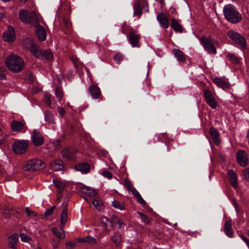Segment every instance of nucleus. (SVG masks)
<instances>
[{"mask_svg":"<svg viewBox=\"0 0 249 249\" xmlns=\"http://www.w3.org/2000/svg\"><path fill=\"white\" fill-rule=\"evenodd\" d=\"M66 246L70 249H73L76 246V243L73 242H67L66 243Z\"/></svg>","mask_w":249,"mask_h":249,"instance_id":"nucleus-53","label":"nucleus"},{"mask_svg":"<svg viewBox=\"0 0 249 249\" xmlns=\"http://www.w3.org/2000/svg\"><path fill=\"white\" fill-rule=\"evenodd\" d=\"M161 135L162 136H163V137H164L165 138H167V134L166 133H162L161 134Z\"/></svg>","mask_w":249,"mask_h":249,"instance_id":"nucleus-61","label":"nucleus"},{"mask_svg":"<svg viewBox=\"0 0 249 249\" xmlns=\"http://www.w3.org/2000/svg\"><path fill=\"white\" fill-rule=\"evenodd\" d=\"M36 35L38 40L40 42L44 41L46 39V32L42 26L38 25L36 27Z\"/></svg>","mask_w":249,"mask_h":249,"instance_id":"nucleus-15","label":"nucleus"},{"mask_svg":"<svg viewBox=\"0 0 249 249\" xmlns=\"http://www.w3.org/2000/svg\"><path fill=\"white\" fill-rule=\"evenodd\" d=\"M138 213L139 214L142 222L145 224V225H148L150 223V219L145 214L141 213V212H138Z\"/></svg>","mask_w":249,"mask_h":249,"instance_id":"nucleus-38","label":"nucleus"},{"mask_svg":"<svg viewBox=\"0 0 249 249\" xmlns=\"http://www.w3.org/2000/svg\"><path fill=\"white\" fill-rule=\"evenodd\" d=\"M92 204L98 210H102L103 208V203L99 199H95Z\"/></svg>","mask_w":249,"mask_h":249,"instance_id":"nucleus-42","label":"nucleus"},{"mask_svg":"<svg viewBox=\"0 0 249 249\" xmlns=\"http://www.w3.org/2000/svg\"><path fill=\"white\" fill-rule=\"evenodd\" d=\"M15 211L12 209H10L7 206H5L3 209V215L6 218H9L12 214L14 213Z\"/></svg>","mask_w":249,"mask_h":249,"instance_id":"nucleus-32","label":"nucleus"},{"mask_svg":"<svg viewBox=\"0 0 249 249\" xmlns=\"http://www.w3.org/2000/svg\"><path fill=\"white\" fill-rule=\"evenodd\" d=\"M134 15L139 16L140 17L142 14V10L141 4L139 1L135 2L134 4Z\"/></svg>","mask_w":249,"mask_h":249,"instance_id":"nucleus-29","label":"nucleus"},{"mask_svg":"<svg viewBox=\"0 0 249 249\" xmlns=\"http://www.w3.org/2000/svg\"><path fill=\"white\" fill-rule=\"evenodd\" d=\"M12 129L15 131H20L23 129L24 124L22 122L14 121L12 123Z\"/></svg>","mask_w":249,"mask_h":249,"instance_id":"nucleus-28","label":"nucleus"},{"mask_svg":"<svg viewBox=\"0 0 249 249\" xmlns=\"http://www.w3.org/2000/svg\"><path fill=\"white\" fill-rule=\"evenodd\" d=\"M111 220L113 223H117L119 225V227H121V226L124 224V222L122 220L120 219L118 217L115 215L112 216Z\"/></svg>","mask_w":249,"mask_h":249,"instance_id":"nucleus-43","label":"nucleus"},{"mask_svg":"<svg viewBox=\"0 0 249 249\" xmlns=\"http://www.w3.org/2000/svg\"><path fill=\"white\" fill-rule=\"evenodd\" d=\"M71 59L72 61L73 62V63H74L75 67V68H78V64L77 63V58L71 57Z\"/></svg>","mask_w":249,"mask_h":249,"instance_id":"nucleus-55","label":"nucleus"},{"mask_svg":"<svg viewBox=\"0 0 249 249\" xmlns=\"http://www.w3.org/2000/svg\"><path fill=\"white\" fill-rule=\"evenodd\" d=\"M35 14L34 12H29L27 11L21 9L19 10L18 15L19 19L23 22L29 23L31 21V18Z\"/></svg>","mask_w":249,"mask_h":249,"instance_id":"nucleus-13","label":"nucleus"},{"mask_svg":"<svg viewBox=\"0 0 249 249\" xmlns=\"http://www.w3.org/2000/svg\"><path fill=\"white\" fill-rule=\"evenodd\" d=\"M246 141L249 144V130L247 131V133L246 137Z\"/></svg>","mask_w":249,"mask_h":249,"instance_id":"nucleus-59","label":"nucleus"},{"mask_svg":"<svg viewBox=\"0 0 249 249\" xmlns=\"http://www.w3.org/2000/svg\"><path fill=\"white\" fill-rule=\"evenodd\" d=\"M55 95L57 98L59 103L62 105L65 103V101L62 99L63 93L62 90L59 88H56L55 89Z\"/></svg>","mask_w":249,"mask_h":249,"instance_id":"nucleus-31","label":"nucleus"},{"mask_svg":"<svg viewBox=\"0 0 249 249\" xmlns=\"http://www.w3.org/2000/svg\"><path fill=\"white\" fill-rule=\"evenodd\" d=\"M236 157L238 162L242 166H246L248 162L247 154L243 150H240L236 153Z\"/></svg>","mask_w":249,"mask_h":249,"instance_id":"nucleus-12","label":"nucleus"},{"mask_svg":"<svg viewBox=\"0 0 249 249\" xmlns=\"http://www.w3.org/2000/svg\"><path fill=\"white\" fill-rule=\"evenodd\" d=\"M57 111L61 117H63L65 114V110L62 107H59L57 108Z\"/></svg>","mask_w":249,"mask_h":249,"instance_id":"nucleus-50","label":"nucleus"},{"mask_svg":"<svg viewBox=\"0 0 249 249\" xmlns=\"http://www.w3.org/2000/svg\"><path fill=\"white\" fill-rule=\"evenodd\" d=\"M132 194H133L134 196L136 197V198L137 199V201L140 204H141L142 205L146 204V202L144 200L140 194L136 190H133Z\"/></svg>","mask_w":249,"mask_h":249,"instance_id":"nucleus-35","label":"nucleus"},{"mask_svg":"<svg viewBox=\"0 0 249 249\" xmlns=\"http://www.w3.org/2000/svg\"><path fill=\"white\" fill-rule=\"evenodd\" d=\"M68 219V210L65 208L62 210L61 214V225L64 226L65 224L67 222Z\"/></svg>","mask_w":249,"mask_h":249,"instance_id":"nucleus-33","label":"nucleus"},{"mask_svg":"<svg viewBox=\"0 0 249 249\" xmlns=\"http://www.w3.org/2000/svg\"><path fill=\"white\" fill-rule=\"evenodd\" d=\"M204 50L209 53L215 54L216 53V49L214 47V42H216L211 36H202L199 38Z\"/></svg>","mask_w":249,"mask_h":249,"instance_id":"nucleus-3","label":"nucleus"},{"mask_svg":"<svg viewBox=\"0 0 249 249\" xmlns=\"http://www.w3.org/2000/svg\"><path fill=\"white\" fill-rule=\"evenodd\" d=\"M112 205L114 208L120 210H124L125 209V207L124 204L116 200L115 199H114L113 201H112Z\"/></svg>","mask_w":249,"mask_h":249,"instance_id":"nucleus-37","label":"nucleus"},{"mask_svg":"<svg viewBox=\"0 0 249 249\" xmlns=\"http://www.w3.org/2000/svg\"><path fill=\"white\" fill-rule=\"evenodd\" d=\"M51 168L55 171L62 170L64 168L63 162L59 160H54L51 164Z\"/></svg>","mask_w":249,"mask_h":249,"instance_id":"nucleus-23","label":"nucleus"},{"mask_svg":"<svg viewBox=\"0 0 249 249\" xmlns=\"http://www.w3.org/2000/svg\"><path fill=\"white\" fill-rule=\"evenodd\" d=\"M227 59L234 64H237L239 61L238 58L233 53H229L227 55Z\"/></svg>","mask_w":249,"mask_h":249,"instance_id":"nucleus-36","label":"nucleus"},{"mask_svg":"<svg viewBox=\"0 0 249 249\" xmlns=\"http://www.w3.org/2000/svg\"><path fill=\"white\" fill-rule=\"evenodd\" d=\"M101 221L103 223H104L106 226L107 225V222L108 221V219L107 217L103 216L101 217Z\"/></svg>","mask_w":249,"mask_h":249,"instance_id":"nucleus-56","label":"nucleus"},{"mask_svg":"<svg viewBox=\"0 0 249 249\" xmlns=\"http://www.w3.org/2000/svg\"><path fill=\"white\" fill-rule=\"evenodd\" d=\"M171 26L172 29L177 32H182L183 28L178 20L175 18L171 20Z\"/></svg>","mask_w":249,"mask_h":249,"instance_id":"nucleus-26","label":"nucleus"},{"mask_svg":"<svg viewBox=\"0 0 249 249\" xmlns=\"http://www.w3.org/2000/svg\"><path fill=\"white\" fill-rule=\"evenodd\" d=\"M127 37L132 47H140L139 41L141 36L140 34H136L134 29L131 30Z\"/></svg>","mask_w":249,"mask_h":249,"instance_id":"nucleus-10","label":"nucleus"},{"mask_svg":"<svg viewBox=\"0 0 249 249\" xmlns=\"http://www.w3.org/2000/svg\"><path fill=\"white\" fill-rule=\"evenodd\" d=\"M228 175L230 177L231 185L234 187H237V177L234 172L232 170H229L228 171Z\"/></svg>","mask_w":249,"mask_h":249,"instance_id":"nucleus-27","label":"nucleus"},{"mask_svg":"<svg viewBox=\"0 0 249 249\" xmlns=\"http://www.w3.org/2000/svg\"><path fill=\"white\" fill-rule=\"evenodd\" d=\"M228 36L232 41L238 44L241 48L245 49L246 48L245 39L239 33L231 30L228 32Z\"/></svg>","mask_w":249,"mask_h":249,"instance_id":"nucleus-7","label":"nucleus"},{"mask_svg":"<svg viewBox=\"0 0 249 249\" xmlns=\"http://www.w3.org/2000/svg\"><path fill=\"white\" fill-rule=\"evenodd\" d=\"M45 120L48 124H55L54 115L52 111L47 110L45 112Z\"/></svg>","mask_w":249,"mask_h":249,"instance_id":"nucleus-24","label":"nucleus"},{"mask_svg":"<svg viewBox=\"0 0 249 249\" xmlns=\"http://www.w3.org/2000/svg\"><path fill=\"white\" fill-rule=\"evenodd\" d=\"M210 134L214 142L216 145L219 144L220 142V140L219 139V133L218 131L214 128H211L210 129Z\"/></svg>","mask_w":249,"mask_h":249,"instance_id":"nucleus-21","label":"nucleus"},{"mask_svg":"<svg viewBox=\"0 0 249 249\" xmlns=\"http://www.w3.org/2000/svg\"><path fill=\"white\" fill-rule=\"evenodd\" d=\"M6 76V70L4 67H0V79L4 80Z\"/></svg>","mask_w":249,"mask_h":249,"instance_id":"nucleus-44","label":"nucleus"},{"mask_svg":"<svg viewBox=\"0 0 249 249\" xmlns=\"http://www.w3.org/2000/svg\"><path fill=\"white\" fill-rule=\"evenodd\" d=\"M82 192L84 194L90 196H95L96 195V191L89 186L84 187L82 188Z\"/></svg>","mask_w":249,"mask_h":249,"instance_id":"nucleus-34","label":"nucleus"},{"mask_svg":"<svg viewBox=\"0 0 249 249\" xmlns=\"http://www.w3.org/2000/svg\"><path fill=\"white\" fill-rule=\"evenodd\" d=\"M20 236L21 240L22 241L27 242L30 240V237L28 235H27L26 233H20Z\"/></svg>","mask_w":249,"mask_h":249,"instance_id":"nucleus-47","label":"nucleus"},{"mask_svg":"<svg viewBox=\"0 0 249 249\" xmlns=\"http://www.w3.org/2000/svg\"><path fill=\"white\" fill-rule=\"evenodd\" d=\"M247 174L246 175L247 180L249 181V169H248L246 171Z\"/></svg>","mask_w":249,"mask_h":249,"instance_id":"nucleus-60","label":"nucleus"},{"mask_svg":"<svg viewBox=\"0 0 249 249\" xmlns=\"http://www.w3.org/2000/svg\"><path fill=\"white\" fill-rule=\"evenodd\" d=\"M124 185L128 190L131 191L132 193L133 190H136L135 188L133 187V185L131 182L127 178H125L124 179Z\"/></svg>","mask_w":249,"mask_h":249,"instance_id":"nucleus-39","label":"nucleus"},{"mask_svg":"<svg viewBox=\"0 0 249 249\" xmlns=\"http://www.w3.org/2000/svg\"><path fill=\"white\" fill-rule=\"evenodd\" d=\"M2 38L8 42H12L15 40V31L12 26H8L7 30L3 33Z\"/></svg>","mask_w":249,"mask_h":249,"instance_id":"nucleus-11","label":"nucleus"},{"mask_svg":"<svg viewBox=\"0 0 249 249\" xmlns=\"http://www.w3.org/2000/svg\"><path fill=\"white\" fill-rule=\"evenodd\" d=\"M89 91L92 98L98 99L101 95V90L96 85H92L89 87Z\"/></svg>","mask_w":249,"mask_h":249,"instance_id":"nucleus-17","label":"nucleus"},{"mask_svg":"<svg viewBox=\"0 0 249 249\" xmlns=\"http://www.w3.org/2000/svg\"><path fill=\"white\" fill-rule=\"evenodd\" d=\"M30 50L32 54L38 59L42 60L50 61L53 58V54L50 51H42L39 50L34 45H32L31 46Z\"/></svg>","mask_w":249,"mask_h":249,"instance_id":"nucleus-5","label":"nucleus"},{"mask_svg":"<svg viewBox=\"0 0 249 249\" xmlns=\"http://www.w3.org/2000/svg\"><path fill=\"white\" fill-rule=\"evenodd\" d=\"M32 214L34 215V216H36L37 215V213L36 212H33V211H32Z\"/></svg>","mask_w":249,"mask_h":249,"instance_id":"nucleus-62","label":"nucleus"},{"mask_svg":"<svg viewBox=\"0 0 249 249\" xmlns=\"http://www.w3.org/2000/svg\"><path fill=\"white\" fill-rule=\"evenodd\" d=\"M225 18L230 22L236 23L242 19V16L231 4L226 5L223 8Z\"/></svg>","mask_w":249,"mask_h":249,"instance_id":"nucleus-2","label":"nucleus"},{"mask_svg":"<svg viewBox=\"0 0 249 249\" xmlns=\"http://www.w3.org/2000/svg\"><path fill=\"white\" fill-rule=\"evenodd\" d=\"M86 242L93 245L96 243V240L95 238L88 236L86 237Z\"/></svg>","mask_w":249,"mask_h":249,"instance_id":"nucleus-46","label":"nucleus"},{"mask_svg":"<svg viewBox=\"0 0 249 249\" xmlns=\"http://www.w3.org/2000/svg\"><path fill=\"white\" fill-rule=\"evenodd\" d=\"M44 102L48 106H51L52 104L51 97L49 95L45 96L44 97Z\"/></svg>","mask_w":249,"mask_h":249,"instance_id":"nucleus-51","label":"nucleus"},{"mask_svg":"<svg viewBox=\"0 0 249 249\" xmlns=\"http://www.w3.org/2000/svg\"><path fill=\"white\" fill-rule=\"evenodd\" d=\"M21 2H25L27 1L28 0H19Z\"/></svg>","mask_w":249,"mask_h":249,"instance_id":"nucleus-63","label":"nucleus"},{"mask_svg":"<svg viewBox=\"0 0 249 249\" xmlns=\"http://www.w3.org/2000/svg\"><path fill=\"white\" fill-rule=\"evenodd\" d=\"M240 236L241 238L246 243L247 246L249 248V240L244 235H240Z\"/></svg>","mask_w":249,"mask_h":249,"instance_id":"nucleus-54","label":"nucleus"},{"mask_svg":"<svg viewBox=\"0 0 249 249\" xmlns=\"http://www.w3.org/2000/svg\"><path fill=\"white\" fill-rule=\"evenodd\" d=\"M213 81L217 86L222 88L223 89H228L230 87L228 80L226 78L215 77Z\"/></svg>","mask_w":249,"mask_h":249,"instance_id":"nucleus-14","label":"nucleus"},{"mask_svg":"<svg viewBox=\"0 0 249 249\" xmlns=\"http://www.w3.org/2000/svg\"><path fill=\"white\" fill-rule=\"evenodd\" d=\"M5 65L7 68L13 72H18L21 71L24 67V62L23 59L16 54H11L5 59Z\"/></svg>","mask_w":249,"mask_h":249,"instance_id":"nucleus-1","label":"nucleus"},{"mask_svg":"<svg viewBox=\"0 0 249 249\" xmlns=\"http://www.w3.org/2000/svg\"><path fill=\"white\" fill-rule=\"evenodd\" d=\"M45 163L40 160L33 159L27 160L23 166L24 171L32 172L45 168Z\"/></svg>","mask_w":249,"mask_h":249,"instance_id":"nucleus-4","label":"nucleus"},{"mask_svg":"<svg viewBox=\"0 0 249 249\" xmlns=\"http://www.w3.org/2000/svg\"><path fill=\"white\" fill-rule=\"evenodd\" d=\"M76 171H80L82 174H86L89 170V165L87 163H82L75 166Z\"/></svg>","mask_w":249,"mask_h":249,"instance_id":"nucleus-22","label":"nucleus"},{"mask_svg":"<svg viewBox=\"0 0 249 249\" xmlns=\"http://www.w3.org/2000/svg\"><path fill=\"white\" fill-rule=\"evenodd\" d=\"M124 59V55L120 53H117L114 57V61L118 64H120Z\"/></svg>","mask_w":249,"mask_h":249,"instance_id":"nucleus-40","label":"nucleus"},{"mask_svg":"<svg viewBox=\"0 0 249 249\" xmlns=\"http://www.w3.org/2000/svg\"><path fill=\"white\" fill-rule=\"evenodd\" d=\"M53 182L56 187L59 189L58 192L61 193L62 190L65 187V183L58 179H53Z\"/></svg>","mask_w":249,"mask_h":249,"instance_id":"nucleus-30","label":"nucleus"},{"mask_svg":"<svg viewBox=\"0 0 249 249\" xmlns=\"http://www.w3.org/2000/svg\"><path fill=\"white\" fill-rule=\"evenodd\" d=\"M76 240L78 242H81V243L86 242V237H84V238H77V239H76Z\"/></svg>","mask_w":249,"mask_h":249,"instance_id":"nucleus-57","label":"nucleus"},{"mask_svg":"<svg viewBox=\"0 0 249 249\" xmlns=\"http://www.w3.org/2000/svg\"><path fill=\"white\" fill-rule=\"evenodd\" d=\"M31 140L33 145L35 146L42 145L45 141L43 135L37 129H34L31 136Z\"/></svg>","mask_w":249,"mask_h":249,"instance_id":"nucleus-8","label":"nucleus"},{"mask_svg":"<svg viewBox=\"0 0 249 249\" xmlns=\"http://www.w3.org/2000/svg\"><path fill=\"white\" fill-rule=\"evenodd\" d=\"M26 212L29 216L32 215V211H30L29 208H26Z\"/></svg>","mask_w":249,"mask_h":249,"instance_id":"nucleus-58","label":"nucleus"},{"mask_svg":"<svg viewBox=\"0 0 249 249\" xmlns=\"http://www.w3.org/2000/svg\"><path fill=\"white\" fill-rule=\"evenodd\" d=\"M232 222L231 220H227L224 226V231L226 234L229 237H232L233 233V230L231 228Z\"/></svg>","mask_w":249,"mask_h":249,"instance_id":"nucleus-20","label":"nucleus"},{"mask_svg":"<svg viewBox=\"0 0 249 249\" xmlns=\"http://www.w3.org/2000/svg\"><path fill=\"white\" fill-rule=\"evenodd\" d=\"M54 208H55V206H53L50 209L46 210V211L44 213V215L45 216H48L51 215L53 213Z\"/></svg>","mask_w":249,"mask_h":249,"instance_id":"nucleus-48","label":"nucleus"},{"mask_svg":"<svg viewBox=\"0 0 249 249\" xmlns=\"http://www.w3.org/2000/svg\"><path fill=\"white\" fill-rule=\"evenodd\" d=\"M174 55L180 63H185L186 61V56L180 50L174 49L173 50Z\"/></svg>","mask_w":249,"mask_h":249,"instance_id":"nucleus-19","label":"nucleus"},{"mask_svg":"<svg viewBox=\"0 0 249 249\" xmlns=\"http://www.w3.org/2000/svg\"><path fill=\"white\" fill-rule=\"evenodd\" d=\"M62 156L63 157L67 158L69 159H72L74 158V157L73 155H72L70 152L68 150H64L62 152Z\"/></svg>","mask_w":249,"mask_h":249,"instance_id":"nucleus-45","label":"nucleus"},{"mask_svg":"<svg viewBox=\"0 0 249 249\" xmlns=\"http://www.w3.org/2000/svg\"><path fill=\"white\" fill-rule=\"evenodd\" d=\"M64 226L61 225V229L59 230L57 228H53L52 230L55 235L59 239H64L65 237V233L63 230Z\"/></svg>","mask_w":249,"mask_h":249,"instance_id":"nucleus-25","label":"nucleus"},{"mask_svg":"<svg viewBox=\"0 0 249 249\" xmlns=\"http://www.w3.org/2000/svg\"><path fill=\"white\" fill-rule=\"evenodd\" d=\"M18 240V236L17 233H15L8 238L7 244L9 248L12 249H16L17 244Z\"/></svg>","mask_w":249,"mask_h":249,"instance_id":"nucleus-18","label":"nucleus"},{"mask_svg":"<svg viewBox=\"0 0 249 249\" xmlns=\"http://www.w3.org/2000/svg\"><path fill=\"white\" fill-rule=\"evenodd\" d=\"M28 142L26 140H19L14 142L12 145L13 152L16 154H22L27 150Z\"/></svg>","mask_w":249,"mask_h":249,"instance_id":"nucleus-6","label":"nucleus"},{"mask_svg":"<svg viewBox=\"0 0 249 249\" xmlns=\"http://www.w3.org/2000/svg\"><path fill=\"white\" fill-rule=\"evenodd\" d=\"M204 97L207 104L213 109L217 107V103L212 92L209 89H204L203 91Z\"/></svg>","mask_w":249,"mask_h":249,"instance_id":"nucleus-9","label":"nucleus"},{"mask_svg":"<svg viewBox=\"0 0 249 249\" xmlns=\"http://www.w3.org/2000/svg\"><path fill=\"white\" fill-rule=\"evenodd\" d=\"M157 19L163 28L167 29L169 27V23L168 19L166 15L163 13H159L157 16Z\"/></svg>","mask_w":249,"mask_h":249,"instance_id":"nucleus-16","label":"nucleus"},{"mask_svg":"<svg viewBox=\"0 0 249 249\" xmlns=\"http://www.w3.org/2000/svg\"><path fill=\"white\" fill-rule=\"evenodd\" d=\"M6 138L5 134L2 132L1 131L0 132V144L3 143L5 141Z\"/></svg>","mask_w":249,"mask_h":249,"instance_id":"nucleus-52","label":"nucleus"},{"mask_svg":"<svg viewBox=\"0 0 249 249\" xmlns=\"http://www.w3.org/2000/svg\"><path fill=\"white\" fill-rule=\"evenodd\" d=\"M102 175L103 176L108 179H111L112 178V174L109 171L107 170L104 171Z\"/></svg>","mask_w":249,"mask_h":249,"instance_id":"nucleus-49","label":"nucleus"},{"mask_svg":"<svg viewBox=\"0 0 249 249\" xmlns=\"http://www.w3.org/2000/svg\"><path fill=\"white\" fill-rule=\"evenodd\" d=\"M112 240L116 246H119L121 242V235L119 234H115L112 237Z\"/></svg>","mask_w":249,"mask_h":249,"instance_id":"nucleus-41","label":"nucleus"},{"mask_svg":"<svg viewBox=\"0 0 249 249\" xmlns=\"http://www.w3.org/2000/svg\"><path fill=\"white\" fill-rule=\"evenodd\" d=\"M173 13H177V12H176V9H173Z\"/></svg>","mask_w":249,"mask_h":249,"instance_id":"nucleus-64","label":"nucleus"}]
</instances>
